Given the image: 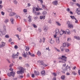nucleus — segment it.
<instances>
[{"label":"nucleus","mask_w":80,"mask_h":80,"mask_svg":"<svg viewBox=\"0 0 80 80\" xmlns=\"http://www.w3.org/2000/svg\"><path fill=\"white\" fill-rule=\"evenodd\" d=\"M18 69L19 70V71L17 72L18 74H22V73H24L25 69H24V68L22 67L19 66L18 68Z\"/></svg>","instance_id":"f257e3e1"},{"label":"nucleus","mask_w":80,"mask_h":80,"mask_svg":"<svg viewBox=\"0 0 80 80\" xmlns=\"http://www.w3.org/2000/svg\"><path fill=\"white\" fill-rule=\"evenodd\" d=\"M62 58L60 57L58 58V59L62 60V63H65V62L67 61V57L65 56H62Z\"/></svg>","instance_id":"f03ea898"},{"label":"nucleus","mask_w":80,"mask_h":80,"mask_svg":"<svg viewBox=\"0 0 80 80\" xmlns=\"http://www.w3.org/2000/svg\"><path fill=\"white\" fill-rule=\"evenodd\" d=\"M76 12L78 14V15H80V10L79 8H77L76 9Z\"/></svg>","instance_id":"7ed1b4c3"},{"label":"nucleus","mask_w":80,"mask_h":80,"mask_svg":"<svg viewBox=\"0 0 80 80\" xmlns=\"http://www.w3.org/2000/svg\"><path fill=\"white\" fill-rule=\"evenodd\" d=\"M67 24H68V27H69V28H72V27H73V25L70 23L69 21H68L67 22Z\"/></svg>","instance_id":"20e7f679"},{"label":"nucleus","mask_w":80,"mask_h":80,"mask_svg":"<svg viewBox=\"0 0 80 80\" xmlns=\"http://www.w3.org/2000/svg\"><path fill=\"white\" fill-rule=\"evenodd\" d=\"M22 55L23 56L24 58H26L27 57V55H28L27 52H24V53L22 54Z\"/></svg>","instance_id":"39448f33"},{"label":"nucleus","mask_w":80,"mask_h":80,"mask_svg":"<svg viewBox=\"0 0 80 80\" xmlns=\"http://www.w3.org/2000/svg\"><path fill=\"white\" fill-rule=\"evenodd\" d=\"M43 28L44 31H46L48 29V26H45Z\"/></svg>","instance_id":"423d86ee"},{"label":"nucleus","mask_w":80,"mask_h":80,"mask_svg":"<svg viewBox=\"0 0 80 80\" xmlns=\"http://www.w3.org/2000/svg\"><path fill=\"white\" fill-rule=\"evenodd\" d=\"M56 42L57 44L60 43V41L59 40V37H57L56 38Z\"/></svg>","instance_id":"0eeeda50"},{"label":"nucleus","mask_w":80,"mask_h":80,"mask_svg":"<svg viewBox=\"0 0 80 80\" xmlns=\"http://www.w3.org/2000/svg\"><path fill=\"white\" fill-rule=\"evenodd\" d=\"M9 15L10 17H12V16H13L14 15H16V13L12 12L10 13Z\"/></svg>","instance_id":"6e6552de"},{"label":"nucleus","mask_w":80,"mask_h":80,"mask_svg":"<svg viewBox=\"0 0 80 80\" xmlns=\"http://www.w3.org/2000/svg\"><path fill=\"white\" fill-rule=\"evenodd\" d=\"M10 21L11 22V23L12 24H13V23H14V19L13 18H11Z\"/></svg>","instance_id":"1a4fd4ad"},{"label":"nucleus","mask_w":80,"mask_h":80,"mask_svg":"<svg viewBox=\"0 0 80 80\" xmlns=\"http://www.w3.org/2000/svg\"><path fill=\"white\" fill-rule=\"evenodd\" d=\"M52 3L54 5H57L58 4V2L57 1H54L52 2Z\"/></svg>","instance_id":"9d476101"},{"label":"nucleus","mask_w":80,"mask_h":80,"mask_svg":"<svg viewBox=\"0 0 80 80\" xmlns=\"http://www.w3.org/2000/svg\"><path fill=\"white\" fill-rule=\"evenodd\" d=\"M66 32L67 33L68 35H70V31L68 29H67L66 30Z\"/></svg>","instance_id":"9b49d317"},{"label":"nucleus","mask_w":80,"mask_h":80,"mask_svg":"<svg viewBox=\"0 0 80 80\" xmlns=\"http://www.w3.org/2000/svg\"><path fill=\"white\" fill-rule=\"evenodd\" d=\"M41 74L42 75H43V76H44L45 75V71H42L41 72Z\"/></svg>","instance_id":"f8f14e48"},{"label":"nucleus","mask_w":80,"mask_h":80,"mask_svg":"<svg viewBox=\"0 0 80 80\" xmlns=\"http://www.w3.org/2000/svg\"><path fill=\"white\" fill-rule=\"evenodd\" d=\"M34 73L36 75H39V72H37L36 71H34Z\"/></svg>","instance_id":"ddd939ff"},{"label":"nucleus","mask_w":80,"mask_h":80,"mask_svg":"<svg viewBox=\"0 0 80 80\" xmlns=\"http://www.w3.org/2000/svg\"><path fill=\"white\" fill-rule=\"evenodd\" d=\"M10 74L12 76L14 77L15 76V72H10Z\"/></svg>","instance_id":"4468645a"},{"label":"nucleus","mask_w":80,"mask_h":80,"mask_svg":"<svg viewBox=\"0 0 80 80\" xmlns=\"http://www.w3.org/2000/svg\"><path fill=\"white\" fill-rule=\"evenodd\" d=\"M41 65H42L43 66H44V67H47L48 65V64L46 65L43 62L41 64Z\"/></svg>","instance_id":"2eb2a0df"},{"label":"nucleus","mask_w":80,"mask_h":80,"mask_svg":"<svg viewBox=\"0 0 80 80\" xmlns=\"http://www.w3.org/2000/svg\"><path fill=\"white\" fill-rule=\"evenodd\" d=\"M71 68H70V67L68 66V65H67L66 67V70H68V69H69V70H70Z\"/></svg>","instance_id":"dca6fc26"},{"label":"nucleus","mask_w":80,"mask_h":80,"mask_svg":"<svg viewBox=\"0 0 80 80\" xmlns=\"http://www.w3.org/2000/svg\"><path fill=\"white\" fill-rule=\"evenodd\" d=\"M33 13H35V15H40V12H33Z\"/></svg>","instance_id":"f3484780"},{"label":"nucleus","mask_w":80,"mask_h":80,"mask_svg":"<svg viewBox=\"0 0 80 80\" xmlns=\"http://www.w3.org/2000/svg\"><path fill=\"white\" fill-rule=\"evenodd\" d=\"M74 38H76V39L77 40H80V37L78 36H74Z\"/></svg>","instance_id":"a211bd4d"},{"label":"nucleus","mask_w":80,"mask_h":80,"mask_svg":"<svg viewBox=\"0 0 80 80\" xmlns=\"http://www.w3.org/2000/svg\"><path fill=\"white\" fill-rule=\"evenodd\" d=\"M1 47H4V46H5V43L3 42H2V44L1 45Z\"/></svg>","instance_id":"6ab92c4d"},{"label":"nucleus","mask_w":80,"mask_h":80,"mask_svg":"<svg viewBox=\"0 0 80 80\" xmlns=\"http://www.w3.org/2000/svg\"><path fill=\"white\" fill-rule=\"evenodd\" d=\"M60 48L61 50V51H63V50H65V48L63 46H61Z\"/></svg>","instance_id":"aec40b11"},{"label":"nucleus","mask_w":80,"mask_h":80,"mask_svg":"<svg viewBox=\"0 0 80 80\" xmlns=\"http://www.w3.org/2000/svg\"><path fill=\"white\" fill-rule=\"evenodd\" d=\"M30 17H31L30 16H28V18L29 19L28 20L29 22H32V20H31V18H30Z\"/></svg>","instance_id":"412c9836"},{"label":"nucleus","mask_w":80,"mask_h":80,"mask_svg":"<svg viewBox=\"0 0 80 80\" xmlns=\"http://www.w3.org/2000/svg\"><path fill=\"white\" fill-rule=\"evenodd\" d=\"M8 22H9V20H8V19H5L4 22L5 23H8Z\"/></svg>","instance_id":"4be33fe9"},{"label":"nucleus","mask_w":80,"mask_h":80,"mask_svg":"<svg viewBox=\"0 0 80 80\" xmlns=\"http://www.w3.org/2000/svg\"><path fill=\"white\" fill-rule=\"evenodd\" d=\"M7 11L8 12H12V10L11 9H8L7 10Z\"/></svg>","instance_id":"5701e85b"},{"label":"nucleus","mask_w":80,"mask_h":80,"mask_svg":"<svg viewBox=\"0 0 80 80\" xmlns=\"http://www.w3.org/2000/svg\"><path fill=\"white\" fill-rule=\"evenodd\" d=\"M26 48L25 50H26V51H28L29 50V46L26 47Z\"/></svg>","instance_id":"b1692460"},{"label":"nucleus","mask_w":80,"mask_h":80,"mask_svg":"<svg viewBox=\"0 0 80 80\" xmlns=\"http://www.w3.org/2000/svg\"><path fill=\"white\" fill-rule=\"evenodd\" d=\"M60 34L61 35H63V30H61V31H60Z\"/></svg>","instance_id":"393cba45"},{"label":"nucleus","mask_w":80,"mask_h":80,"mask_svg":"<svg viewBox=\"0 0 80 80\" xmlns=\"http://www.w3.org/2000/svg\"><path fill=\"white\" fill-rule=\"evenodd\" d=\"M37 55L38 56L40 57L41 55V52H40L39 51H38L37 53Z\"/></svg>","instance_id":"a878e982"},{"label":"nucleus","mask_w":80,"mask_h":80,"mask_svg":"<svg viewBox=\"0 0 80 80\" xmlns=\"http://www.w3.org/2000/svg\"><path fill=\"white\" fill-rule=\"evenodd\" d=\"M13 3H14V4H15L16 5H17L18 3L17 1L16 0H13Z\"/></svg>","instance_id":"bb28decb"},{"label":"nucleus","mask_w":80,"mask_h":80,"mask_svg":"<svg viewBox=\"0 0 80 80\" xmlns=\"http://www.w3.org/2000/svg\"><path fill=\"white\" fill-rule=\"evenodd\" d=\"M42 8H43L44 9H45V8H46V6H45V5L42 4Z\"/></svg>","instance_id":"cd10ccee"},{"label":"nucleus","mask_w":80,"mask_h":80,"mask_svg":"<svg viewBox=\"0 0 80 80\" xmlns=\"http://www.w3.org/2000/svg\"><path fill=\"white\" fill-rule=\"evenodd\" d=\"M50 43L51 44H53V43H54V41L52 40V39H51L50 40Z\"/></svg>","instance_id":"c85d7f7f"},{"label":"nucleus","mask_w":80,"mask_h":80,"mask_svg":"<svg viewBox=\"0 0 80 80\" xmlns=\"http://www.w3.org/2000/svg\"><path fill=\"white\" fill-rule=\"evenodd\" d=\"M61 78L62 80H64V79H65V76L64 75L62 76L61 77Z\"/></svg>","instance_id":"c756f323"},{"label":"nucleus","mask_w":80,"mask_h":80,"mask_svg":"<svg viewBox=\"0 0 80 80\" xmlns=\"http://www.w3.org/2000/svg\"><path fill=\"white\" fill-rule=\"evenodd\" d=\"M47 12L46 11H44L43 13V15H47Z\"/></svg>","instance_id":"7c9ffc66"},{"label":"nucleus","mask_w":80,"mask_h":80,"mask_svg":"<svg viewBox=\"0 0 80 80\" xmlns=\"http://www.w3.org/2000/svg\"><path fill=\"white\" fill-rule=\"evenodd\" d=\"M38 63H42L43 62V61L42 60H39L38 61Z\"/></svg>","instance_id":"2f4dec72"},{"label":"nucleus","mask_w":80,"mask_h":80,"mask_svg":"<svg viewBox=\"0 0 80 80\" xmlns=\"http://www.w3.org/2000/svg\"><path fill=\"white\" fill-rule=\"evenodd\" d=\"M35 7H33V8H32V10H33L32 12H33V13H34L35 12Z\"/></svg>","instance_id":"473e14b6"},{"label":"nucleus","mask_w":80,"mask_h":80,"mask_svg":"<svg viewBox=\"0 0 80 80\" xmlns=\"http://www.w3.org/2000/svg\"><path fill=\"white\" fill-rule=\"evenodd\" d=\"M18 77L19 78H22L23 77V75L22 76L19 75Z\"/></svg>","instance_id":"72a5a7b5"},{"label":"nucleus","mask_w":80,"mask_h":80,"mask_svg":"<svg viewBox=\"0 0 80 80\" xmlns=\"http://www.w3.org/2000/svg\"><path fill=\"white\" fill-rule=\"evenodd\" d=\"M65 51L66 52H68V53L70 52V50H69V49H65Z\"/></svg>","instance_id":"f704fd0d"},{"label":"nucleus","mask_w":80,"mask_h":80,"mask_svg":"<svg viewBox=\"0 0 80 80\" xmlns=\"http://www.w3.org/2000/svg\"><path fill=\"white\" fill-rule=\"evenodd\" d=\"M17 55L15 54H13V55H12V57L13 58H16V56Z\"/></svg>","instance_id":"c9c22d12"},{"label":"nucleus","mask_w":80,"mask_h":80,"mask_svg":"<svg viewBox=\"0 0 80 80\" xmlns=\"http://www.w3.org/2000/svg\"><path fill=\"white\" fill-rule=\"evenodd\" d=\"M72 74H73L74 75H77V73L76 72H75V71H73L72 72Z\"/></svg>","instance_id":"e433bc0d"},{"label":"nucleus","mask_w":80,"mask_h":80,"mask_svg":"<svg viewBox=\"0 0 80 80\" xmlns=\"http://www.w3.org/2000/svg\"><path fill=\"white\" fill-rule=\"evenodd\" d=\"M56 33H58V32H59V29H56Z\"/></svg>","instance_id":"4c0bfd02"},{"label":"nucleus","mask_w":80,"mask_h":80,"mask_svg":"<svg viewBox=\"0 0 80 80\" xmlns=\"http://www.w3.org/2000/svg\"><path fill=\"white\" fill-rule=\"evenodd\" d=\"M17 30H18L19 32H21V28H17Z\"/></svg>","instance_id":"58836bf2"},{"label":"nucleus","mask_w":80,"mask_h":80,"mask_svg":"<svg viewBox=\"0 0 80 80\" xmlns=\"http://www.w3.org/2000/svg\"><path fill=\"white\" fill-rule=\"evenodd\" d=\"M56 23L59 26H60V25H61V24H60V23L58 22H56Z\"/></svg>","instance_id":"ea45409f"},{"label":"nucleus","mask_w":80,"mask_h":80,"mask_svg":"<svg viewBox=\"0 0 80 80\" xmlns=\"http://www.w3.org/2000/svg\"><path fill=\"white\" fill-rule=\"evenodd\" d=\"M70 17L72 19H74V18H75V16H70Z\"/></svg>","instance_id":"a19ab883"},{"label":"nucleus","mask_w":80,"mask_h":80,"mask_svg":"<svg viewBox=\"0 0 80 80\" xmlns=\"http://www.w3.org/2000/svg\"><path fill=\"white\" fill-rule=\"evenodd\" d=\"M3 28H4V30L5 32V33H4L3 34H5V33H6V29H5V26H4L3 27Z\"/></svg>","instance_id":"79ce46f5"},{"label":"nucleus","mask_w":80,"mask_h":80,"mask_svg":"<svg viewBox=\"0 0 80 80\" xmlns=\"http://www.w3.org/2000/svg\"><path fill=\"white\" fill-rule=\"evenodd\" d=\"M33 27H34V28H37V26H36V25H35V24H33Z\"/></svg>","instance_id":"37998d69"},{"label":"nucleus","mask_w":80,"mask_h":80,"mask_svg":"<svg viewBox=\"0 0 80 80\" xmlns=\"http://www.w3.org/2000/svg\"><path fill=\"white\" fill-rule=\"evenodd\" d=\"M12 66H13V64L12 63V64H11L10 65H9V67L10 68H11V67H12Z\"/></svg>","instance_id":"c03bdc74"},{"label":"nucleus","mask_w":80,"mask_h":80,"mask_svg":"<svg viewBox=\"0 0 80 80\" xmlns=\"http://www.w3.org/2000/svg\"><path fill=\"white\" fill-rule=\"evenodd\" d=\"M23 11L24 13H26V12H27V9H24Z\"/></svg>","instance_id":"a18cd8bd"},{"label":"nucleus","mask_w":80,"mask_h":80,"mask_svg":"<svg viewBox=\"0 0 80 80\" xmlns=\"http://www.w3.org/2000/svg\"><path fill=\"white\" fill-rule=\"evenodd\" d=\"M76 5L78 7H79V8H80V4H78V3H77L76 4Z\"/></svg>","instance_id":"49530a36"},{"label":"nucleus","mask_w":80,"mask_h":80,"mask_svg":"<svg viewBox=\"0 0 80 80\" xmlns=\"http://www.w3.org/2000/svg\"><path fill=\"white\" fill-rule=\"evenodd\" d=\"M1 14L2 15H5V13H4V12H3L2 11L1 12Z\"/></svg>","instance_id":"de8ad7c7"},{"label":"nucleus","mask_w":80,"mask_h":80,"mask_svg":"<svg viewBox=\"0 0 80 80\" xmlns=\"http://www.w3.org/2000/svg\"><path fill=\"white\" fill-rule=\"evenodd\" d=\"M3 35V33L2 32V31H0V36H2V35Z\"/></svg>","instance_id":"09e8293b"},{"label":"nucleus","mask_w":80,"mask_h":80,"mask_svg":"<svg viewBox=\"0 0 80 80\" xmlns=\"http://www.w3.org/2000/svg\"><path fill=\"white\" fill-rule=\"evenodd\" d=\"M53 75L54 76V77H56V76H57V74H56V73H55V72H53L52 73Z\"/></svg>","instance_id":"8fccbe9b"},{"label":"nucleus","mask_w":80,"mask_h":80,"mask_svg":"<svg viewBox=\"0 0 80 80\" xmlns=\"http://www.w3.org/2000/svg\"><path fill=\"white\" fill-rule=\"evenodd\" d=\"M14 48H15V49H17V48H18V46L17 45H15L14 46Z\"/></svg>","instance_id":"3c124183"},{"label":"nucleus","mask_w":80,"mask_h":80,"mask_svg":"<svg viewBox=\"0 0 80 80\" xmlns=\"http://www.w3.org/2000/svg\"><path fill=\"white\" fill-rule=\"evenodd\" d=\"M63 45L64 47H66V45H67V44H66V43H63Z\"/></svg>","instance_id":"603ef678"},{"label":"nucleus","mask_w":80,"mask_h":80,"mask_svg":"<svg viewBox=\"0 0 80 80\" xmlns=\"http://www.w3.org/2000/svg\"><path fill=\"white\" fill-rule=\"evenodd\" d=\"M67 45L68 47H69V46H70V44L69 43H67Z\"/></svg>","instance_id":"864d4df0"},{"label":"nucleus","mask_w":80,"mask_h":80,"mask_svg":"<svg viewBox=\"0 0 80 80\" xmlns=\"http://www.w3.org/2000/svg\"><path fill=\"white\" fill-rule=\"evenodd\" d=\"M8 77H11V76H12L11 74H10V73H8Z\"/></svg>","instance_id":"5fc2aeb1"},{"label":"nucleus","mask_w":80,"mask_h":80,"mask_svg":"<svg viewBox=\"0 0 80 80\" xmlns=\"http://www.w3.org/2000/svg\"><path fill=\"white\" fill-rule=\"evenodd\" d=\"M70 40H71V38H68L67 40L68 42L70 41Z\"/></svg>","instance_id":"6e6d98bb"},{"label":"nucleus","mask_w":80,"mask_h":80,"mask_svg":"<svg viewBox=\"0 0 80 80\" xmlns=\"http://www.w3.org/2000/svg\"><path fill=\"white\" fill-rule=\"evenodd\" d=\"M56 51H57V52H60V51L57 48L56 49Z\"/></svg>","instance_id":"4d7b16f0"},{"label":"nucleus","mask_w":80,"mask_h":80,"mask_svg":"<svg viewBox=\"0 0 80 80\" xmlns=\"http://www.w3.org/2000/svg\"><path fill=\"white\" fill-rule=\"evenodd\" d=\"M38 31L39 32H42V29H41V28H39Z\"/></svg>","instance_id":"13d9d810"},{"label":"nucleus","mask_w":80,"mask_h":80,"mask_svg":"<svg viewBox=\"0 0 80 80\" xmlns=\"http://www.w3.org/2000/svg\"><path fill=\"white\" fill-rule=\"evenodd\" d=\"M36 11H39V9L37 8H36Z\"/></svg>","instance_id":"bf43d9fd"},{"label":"nucleus","mask_w":80,"mask_h":80,"mask_svg":"<svg viewBox=\"0 0 80 80\" xmlns=\"http://www.w3.org/2000/svg\"><path fill=\"white\" fill-rule=\"evenodd\" d=\"M67 10L68 12H70V8H67Z\"/></svg>","instance_id":"052dcab7"},{"label":"nucleus","mask_w":80,"mask_h":80,"mask_svg":"<svg viewBox=\"0 0 80 80\" xmlns=\"http://www.w3.org/2000/svg\"><path fill=\"white\" fill-rule=\"evenodd\" d=\"M3 7V6L2 5H0V9H2Z\"/></svg>","instance_id":"680f3d73"},{"label":"nucleus","mask_w":80,"mask_h":80,"mask_svg":"<svg viewBox=\"0 0 80 80\" xmlns=\"http://www.w3.org/2000/svg\"><path fill=\"white\" fill-rule=\"evenodd\" d=\"M43 18H44V17L43 16H41L40 17V19H43Z\"/></svg>","instance_id":"e2e57ef3"},{"label":"nucleus","mask_w":80,"mask_h":80,"mask_svg":"<svg viewBox=\"0 0 80 80\" xmlns=\"http://www.w3.org/2000/svg\"><path fill=\"white\" fill-rule=\"evenodd\" d=\"M63 33H64V34H66V33H67V32L64 31V30H63Z\"/></svg>","instance_id":"0e129e2a"},{"label":"nucleus","mask_w":80,"mask_h":80,"mask_svg":"<svg viewBox=\"0 0 80 80\" xmlns=\"http://www.w3.org/2000/svg\"><path fill=\"white\" fill-rule=\"evenodd\" d=\"M31 57H35V55L34 54H31Z\"/></svg>","instance_id":"69168bd1"},{"label":"nucleus","mask_w":80,"mask_h":80,"mask_svg":"<svg viewBox=\"0 0 80 80\" xmlns=\"http://www.w3.org/2000/svg\"><path fill=\"white\" fill-rule=\"evenodd\" d=\"M6 38H8L9 37V36L8 35H6L5 36Z\"/></svg>","instance_id":"338daca9"},{"label":"nucleus","mask_w":80,"mask_h":80,"mask_svg":"<svg viewBox=\"0 0 80 80\" xmlns=\"http://www.w3.org/2000/svg\"><path fill=\"white\" fill-rule=\"evenodd\" d=\"M78 73L79 75H80V70H78Z\"/></svg>","instance_id":"774afa93"}]
</instances>
